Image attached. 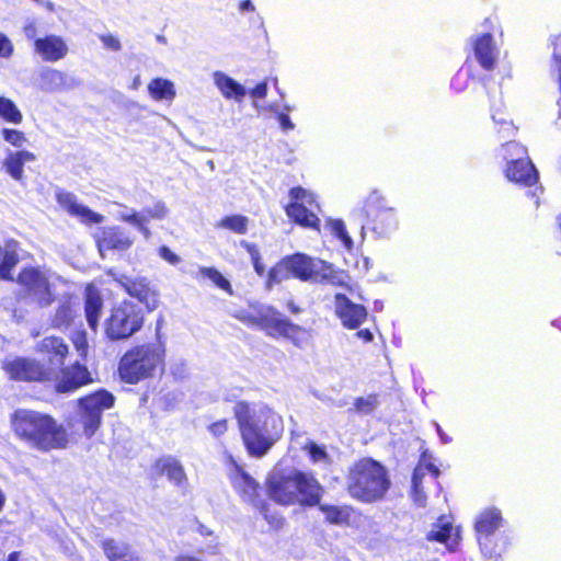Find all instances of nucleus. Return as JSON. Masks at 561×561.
<instances>
[{
    "instance_id": "nucleus-1",
    "label": "nucleus",
    "mask_w": 561,
    "mask_h": 561,
    "mask_svg": "<svg viewBox=\"0 0 561 561\" xmlns=\"http://www.w3.org/2000/svg\"><path fill=\"white\" fill-rule=\"evenodd\" d=\"M10 424L18 439L41 453L66 449L71 442L66 426L50 413L19 409L11 414Z\"/></svg>"
},
{
    "instance_id": "nucleus-2",
    "label": "nucleus",
    "mask_w": 561,
    "mask_h": 561,
    "mask_svg": "<svg viewBox=\"0 0 561 561\" xmlns=\"http://www.w3.org/2000/svg\"><path fill=\"white\" fill-rule=\"evenodd\" d=\"M233 318L250 329L263 331L272 339L289 341L298 348H304L311 337L310 329L293 322L273 305L250 301L236 310Z\"/></svg>"
},
{
    "instance_id": "nucleus-3",
    "label": "nucleus",
    "mask_w": 561,
    "mask_h": 561,
    "mask_svg": "<svg viewBox=\"0 0 561 561\" xmlns=\"http://www.w3.org/2000/svg\"><path fill=\"white\" fill-rule=\"evenodd\" d=\"M167 365V345L159 335L154 342L138 343L119 357L116 374L122 383L136 386L162 375Z\"/></svg>"
},
{
    "instance_id": "nucleus-4",
    "label": "nucleus",
    "mask_w": 561,
    "mask_h": 561,
    "mask_svg": "<svg viewBox=\"0 0 561 561\" xmlns=\"http://www.w3.org/2000/svg\"><path fill=\"white\" fill-rule=\"evenodd\" d=\"M265 489L267 496L282 506H317L324 493L323 486L311 472L298 469L273 473L266 479Z\"/></svg>"
},
{
    "instance_id": "nucleus-5",
    "label": "nucleus",
    "mask_w": 561,
    "mask_h": 561,
    "mask_svg": "<svg viewBox=\"0 0 561 561\" xmlns=\"http://www.w3.org/2000/svg\"><path fill=\"white\" fill-rule=\"evenodd\" d=\"M391 488L387 468L378 460L363 457L356 460L346 473L348 495L362 503L382 501Z\"/></svg>"
},
{
    "instance_id": "nucleus-6",
    "label": "nucleus",
    "mask_w": 561,
    "mask_h": 561,
    "mask_svg": "<svg viewBox=\"0 0 561 561\" xmlns=\"http://www.w3.org/2000/svg\"><path fill=\"white\" fill-rule=\"evenodd\" d=\"M233 416L247 453L255 458L266 455L275 439L268 433L263 414H257L250 402L238 401L233 407Z\"/></svg>"
},
{
    "instance_id": "nucleus-7",
    "label": "nucleus",
    "mask_w": 561,
    "mask_h": 561,
    "mask_svg": "<svg viewBox=\"0 0 561 561\" xmlns=\"http://www.w3.org/2000/svg\"><path fill=\"white\" fill-rule=\"evenodd\" d=\"M290 277L301 282H312L321 285L344 287V272L332 263L312 257L306 253L296 252L284 256Z\"/></svg>"
},
{
    "instance_id": "nucleus-8",
    "label": "nucleus",
    "mask_w": 561,
    "mask_h": 561,
    "mask_svg": "<svg viewBox=\"0 0 561 561\" xmlns=\"http://www.w3.org/2000/svg\"><path fill=\"white\" fill-rule=\"evenodd\" d=\"M145 324V312L135 302L123 299L112 306L104 320V336L110 342L127 341L137 334Z\"/></svg>"
},
{
    "instance_id": "nucleus-9",
    "label": "nucleus",
    "mask_w": 561,
    "mask_h": 561,
    "mask_svg": "<svg viewBox=\"0 0 561 561\" xmlns=\"http://www.w3.org/2000/svg\"><path fill=\"white\" fill-rule=\"evenodd\" d=\"M354 216L364 228L370 229L378 237H385L398 227L396 209L387 204L378 190H373L364 198L362 206L354 210Z\"/></svg>"
},
{
    "instance_id": "nucleus-10",
    "label": "nucleus",
    "mask_w": 561,
    "mask_h": 561,
    "mask_svg": "<svg viewBox=\"0 0 561 561\" xmlns=\"http://www.w3.org/2000/svg\"><path fill=\"white\" fill-rule=\"evenodd\" d=\"M19 285V301L33 302L39 308H47L56 301L54 286L49 275L39 266L22 267L15 278Z\"/></svg>"
},
{
    "instance_id": "nucleus-11",
    "label": "nucleus",
    "mask_w": 561,
    "mask_h": 561,
    "mask_svg": "<svg viewBox=\"0 0 561 561\" xmlns=\"http://www.w3.org/2000/svg\"><path fill=\"white\" fill-rule=\"evenodd\" d=\"M227 461L231 466L229 480L237 493L244 501L253 505L264 516L272 528H282L285 519L279 515L270 513V504L266 501L261 500L260 483L256 482L231 455L227 457Z\"/></svg>"
},
{
    "instance_id": "nucleus-12",
    "label": "nucleus",
    "mask_w": 561,
    "mask_h": 561,
    "mask_svg": "<svg viewBox=\"0 0 561 561\" xmlns=\"http://www.w3.org/2000/svg\"><path fill=\"white\" fill-rule=\"evenodd\" d=\"M115 404V397L106 389H98L77 399L78 423L81 435L91 438L102 425L103 412Z\"/></svg>"
},
{
    "instance_id": "nucleus-13",
    "label": "nucleus",
    "mask_w": 561,
    "mask_h": 561,
    "mask_svg": "<svg viewBox=\"0 0 561 561\" xmlns=\"http://www.w3.org/2000/svg\"><path fill=\"white\" fill-rule=\"evenodd\" d=\"M503 159L507 161L504 176L512 183L523 187H531L539 181L535 164L527 157L526 147L516 141H507L502 146Z\"/></svg>"
},
{
    "instance_id": "nucleus-14",
    "label": "nucleus",
    "mask_w": 561,
    "mask_h": 561,
    "mask_svg": "<svg viewBox=\"0 0 561 561\" xmlns=\"http://www.w3.org/2000/svg\"><path fill=\"white\" fill-rule=\"evenodd\" d=\"M1 368L12 381L16 382H47L53 379V369L36 358L15 356L5 358Z\"/></svg>"
},
{
    "instance_id": "nucleus-15",
    "label": "nucleus",
    "mask_w": 561,
    "mask_h": 561,
    "mask_svg": "<svg viewBox=\"0 0 561 561\" xmlns=\"http://www.w3.org/2000/svg\"><path fill=\"white\" fill-rule=\"evenodd\" d=\"M94 382L93 375L89 367L76 360L67 366L59 367L55 378L54 390L56 393H72Z\"/></svg>"
},
{
    "instance_id": "nucleus-16",
    "label": "nucleus",
    "mask_w": 561,
    "mask_h": 561,
    "mask_svg": "<svg viewBox=\"0 0 561 561\" xmlns=\"http://www.w3.org/2000/svg\"><path fill=\"white\" fill-rule=\"evenodd\" d=\"M118 284L128 296L145 305L147 311L150 312L158 307L159 291L147 277L124 276L118 280Z\"/></svg>"
},
{
    "instance_id": "nucleus-17",
    "label": "nucleus",
    "mask_w": 561,
    "mask_h": 561,
    "mask_svg": "<svg viewBox=\"0 0 561 561\" xmlns=\"http://www.w3.org/2000/svg\"><path fill=\"white\" fill-rule=\"evenodd\" d=\"M334 313L342 325L348 330H357L368 318L365 306L353 302L342 293L334 295Z\"/></svg>"
},
{
    "instance_id": "nucleus-18",
    "label": "nucleus",
    "mask_w": 561,
    "mask_h": 561,
    "mask_svg": "<svg viewBox=\"0 0 561 561\" xmlns=\"http://www.w3.org/2000/svg\"><path fill=\"white\" fill-rule=\"evenodd\" d=\"M35 351L46 362V367L53 369V376L55 368L62 366L70 353L67 342L58 335L43 337L37 342Z\"/></svg>"
},
{
    "instance_id": "nucleus-19",
    "label": "nucleus",
    "mask_w": 561,
    "mask_h": 561,
    "mask_svg": "<svg viewBox=\"0 0 561 561\" xmlns=\"http://www.w3.org/2000/svg\"><path fill=\"white\" fill-rule=\"evenodd\" d=\"M56 201L64 210H66L70 216L77 217L84 225H99L104 219L103 215L78 203L77 196L70 192H57Z\"/></svg>"
},
{
    "instance_id": "nucleus-20",
    "label": "nucleus",
    "mask_w": 561,
    "mask_h": 561,
    "mask_svg": "<svg viewBox=\"0 0 561 561\" xmlns=\"http://www.w3.org/2000/svg\"><path fill=\"white\" fill-rule=\"evenodd\" d=\"M134 243L130 233L119 226L105 227L96 238L100 251H126Z\"/></svg>"
},
{
    "instance_id": "nucleus-21",
    "label": "nucleus",
    "mask_w": 561,
    "mask_h": 561,
    "mask_svg": "<svg viewBox=\"0 0 561 561\" xmlns=\"http://www.w3.org/2000/svg\"><path fill=\"white\" fill-rule=\"evenodd\" d=\"M104 309V299L101 291L93 285L88 284L83 291V311L88 327L96 332Z\"/></svg>"
},
{
    "instance_id": "nucleus-22",
    "label": "nucleus",
    "mask_w": 561,
    "mask_h": 561,
    "mask_svg": "<svg viewBox=\"0 0 561 561\" xmlns=\"http://www.w3.org/2000/svg\"><path fill=\"white\" fill-rule=\"evenodd\" d=\"M472 49L477 61L484 70L492 71L495 68L497 51L493 43V36L490 33H483L474 37Z\"/></svg>"
},
{
    "instance_id": "nucleus-23",
    "label": "nucleus",
    "mask_w": 561,
    "mask_h": 561,
    "mask_svg": "<svg viewBox=\"0 0 561 561\" xmlns=\"http://www.w3.org/2000/svg\"><path fill=\"white\" fill-rule=\"evenodd\" d=\"M34 49L45 61H58L68 54L66 42L54 34L34 39Z\"/></svg>"
},
{
    "instance_id": "nucleus-24",
    "label": "nucleus",
    "mask_w": 561,
    "mask_h": 561,
    "mask_svg": "<svg viewBox=\"0 0 561 561\" xmlns=\"http://www.w3.org/2000/svg\"><path fill=\"white\" fill-rule=\"evenodd\" d=\"M426 540L443 543L453 550L459 543L460 530L454 527L446 516L440 515L433 525V529L426 534Z\"/></svg>"
},
{
    "instance_id": "nucleus-25",
    "label": "nucleus",
    "mask_w": 561,
    "mask_h": 561,
    "mask_svg": "<svg viewBox=\"0 0 561 561\" xmlns=\"http://www.w3.org/2000/svg\"><path fill=\"white\" fill-rule=\"evenodd\" d=\"M78 318V304L72 297H67L59 302L49 317V327L58 331L69 330Z\"/></svg>"
},
{
    "instance_id": "nucleus-26",
    "label": "nucleus",
    "mask_w": 561,
    "mask_h": 561,
    "mask_svg": "<svg viewBox=\"0 0 561 561\" xmlns=\"http://www.w3.org/2000/svg\"><path fill=\"white\" fill-rule=\"evenodd\" d=\"M151 474L153 478L167 476L178 486H182L187 480L183 466L172 457L156 459L151 466Z\"/></svg>"
},
{
    "instance_id": "nucleus-27",
    "label": "nucleus",
    "mask_w": 561,
    "mask_h": 561,
    "mask_svg": "<svg viewBox=\"0 0 561 561\" xmlns=\"http://www.w3.org/2000/svg\"><path fill=\"white\" fill-rule=\"evenodd\" d=\"M477 540L482 554L494 561L501 559L511 546L510 537L504 534L478 537Z\"/></svg>"
},
{
    "instance_id": "nucleus-28",
    "label": "nucleus",
    "mask_w": 561,
    "mask_h": 561,
    "mask_svg": "<svg viewBox=\"0 0 561 561\" xmlns=\"http://www.w3.org/2000/svg\"><path fill=\"white\" fill-rule=\"evenodd\" d=\"M284 209L287 217L294 224L320 232V218L306 206H304L302 203H288Z\"/></svg>"
},
{
    "instance_id": "nucleus-29",
    "label": "nucleus",
    "mask_w": 561,
    "mask_h": 561,
    "mask_svg": "<svg viewBox=\"0 0 561 561\" xmlns=\"http://www.w3.org/2000/svg\"><path fill=\"white\" fill-rule=\"evenodd\" d=\"M504 519L500 510L490 507L482 511L476 518L474 530L476 536L483 537L488 535H495L496 531L503 526Z\"/></svg>"
},
{
    "instance_id": "nucleus-30",
    "label": "nucleus",
    "mask_w": 561,
    "mask_h": 561,
    "mask_svg": "<svg viewBox=\"0 0 561 561\" xmlns=\"http://www.w3.org/2000/svg\"><path fill=\"white\" fill-rule=\"evenodd\" d=\"M108 561H142L128 545H119L114 538H106L100 543Z\"/></svg>"
},
{
    "instance_id": "nucleus-31",
    "label": "nucleus",
    "mask_w": 561,
    "mask_h": 561,
    "mask_svg": "<svg viewBox=\"0 0 561 561\" xmlns=\"http://www.w3.org/2000/svg\"><path fill=\"white\" fill-rule=\"evenodd\" d=\"M108 561H142L128 545H119L114 538H106L100 543Z\"/></svg>"
},
{
    "instance_id": "nucleus-32",
    "label": "nucleus",
    "mask_w": 561,
    "mask_h": 561,
    "mask_svg": "<svg viewBox=\"0 0 561 561\" xmlns=\"http://www.w3.org/2000/svg\"><path fill=\"white\" fill-rule=\"evenodd\" d=\"M320 512L324 515V520L330 525H345L351 524V517L354 513L352 505H332L322 504L318 505Z\"/></svg>"
},
{
    "instance_id": "nucleus-33",
    "label": "nucleus",
    "mask_w": 561,
    "mask_h": 561,
    "mask_svg": "<svg viewBox=\"0 0 561 561\" xmlns=\"http://www.w3.org/2000/svg\"><path fill=\"white\" fill-rule=\"evenodd\" d=\"M215 83L226 99L241 101L247 94L242 84L222 72L215 73Z\"/></svg>"
},
{
    "instance_id": "nucleus-34",
    "label": "nucleus",
    "mask_w": 561,
    "mask_h": 561,
    "mask_svg": "<svg viewBox=\"0 0 561 561\" xmlns=\"http://www.w3.org/2000/svg\"><path fill=\"white\" fill-rule=\"evenodd\" d=\"M35 159L34 153L21 150L15 153L9 154L4 160V167L7 172L14 179L21 180L23 176V167L25 162L33 161Z\"/></svg>"
},
{
    "instance_id": "nucleus-35",
    "label": "nucleus",
    "mask_w": 561,
    "mask_h": 561,
    "mask_svg": "<svg viewBox=\"0 0 561 561\" xmlns=\"http://www.w3.org/2000/svg\"><path fill=\"white\" fill-rule=\"evenodd\" d=\"M264 289L272 290L275 286L279 285L283 280L290 278L287 266L284 263V257L276 262L268 271L265 270L264 275Z\"/></svg>"
},
{
    "instance_id": "nucleus-36",
    "label": "nucleus",
    "mask_w": 561,
    "mask_h": 561,
    "mask_svg": "<svg viewBox=\"0 0 561 561\" xmlns=\"http://www.w3.org/2000/svg\"><path fill=\"white\" fill-rule=\"evenodd\" d=\"M149 93L157 101L172 100L175 96L173 83L163 78H154L148 85Z\"/></svg>"
},
{
    "instance_id": "nucleus-37",
    "label": "nucleus",
    "mask_w": 561,
    "mask_h": 561,
    "mask_svg": "<svg viewBox=\"0 0 561 561\" xmlns=\"http://www.w3.org/2000/svg\"><path fill=\"white\" fill-rule=\"evenodd\" d=\"M425 477V472L422 466L419 463L412 473V483H411V497L413 502L417 506H425L426 504V494L423 490V479Z\"/></svg>"
},
{
    "instance_id": "nucleus-38",
    "label": "nucleus",
    "mask_w": 561,
    "mask_h": 561,
    "mask_svg": "<svg viewBox=\"0 0 561 561\" xmlns=\"http://www.w3.org/2000/svg\"><path fill=\"white\" fill-rule=\"evenodd\" d=\"M217 228L227 229L237 234H245L249 229V218L243 215H229L217 222Z\"/></svg>"
},
{
    "instance_id": "nucleus-39",
    "label": "nucleus",
    "mask_w": 561,
    "mask_h": 561,
    "mask_svg": "<svg viewBox=\"0 0 561 561\" xmlns=\"http://www.w3.org/2000/svg\"><path fill=\"white\" fill-rule=\"evenodd\" d=\"M198 276L209 279L216 287L231 295L233 293L230 282L215 267L202 266Z\"/></svg>"
},
{
    "instance_id": "nucleus-40",
    "label": "nucleus",
    "mask_w": 561,
    "mask_h": 561,
    "mask_svg": "<svg viewBox=\"0 0 561 561\" xmlns=\"http://www.w3.org/2000/svg\"><path fill=\"white\" fill-rule=\"evenodd\" d=\"M0 117L12 124H20L23 121V115L15 103L5 98L0 96Z\"/></svg>"
},
{
    "instance_id": "nucleus-41",
    "label": "nucleus",
    "mask_w": 561,
    "mask_h": 561,
    "mask_svg": "<svg viewBox=\"0 0 561 561\" xmlns=\"http://www.w3.org/2000/svg\"><path fill=\"white\" fill-rule=\"evenodd\" d=\"M240 245L248 252L253 265V270L257 276L263 277L265 275V265L260 252L257 244L242 240Z\"/></svg>"
},
{
    "instance_id": "nucleus-42",
    "label": "nucleus",
    "mask_w": 561,
    "mask_h": 561,
    "mask_svg": "<svg viewBox=\"0 0 561 561\" xmlns=\"http://www.w3.org/2000/svg\"><path fill=\"white\" fill-rule=\"evenodd\" d=\"M69 340L72 343L79 357L85 360L88 358L90 348L87 331L82 328L76 329L70 334Z\"/></svg>"
},
{
    "instance_id": "nucleus-43",
    "label": "nucleus",
    "mask_w": 561,
    "mask_h": 561,
    "mask_svg": "<svg viewBox=\"0 0 561 561\" xmlns=\"http://www.w3.org/2000/svg\"><path fill=\"white\" fill-rule=\"evenodd\" d=\"M302 450H305L308 454L310 461L313 463L321 462V461L331 463V457L328 454V451L325 450V448L323 446L318 445L317 443H314L312 440L307 442L304 445Z\"/></svg>"
},
{
    "instance_id": "nucleus-44",
    "label": "nucleus",
    "mask_w": 561,
    "mask_h": 561,
    "mask_svg": "<svg viewBox=\"0 0 561 561\" xmlns=\"http://www.w3.org/2000/svg\"><path fill=\"white\" fill-rule=\"evenodd\" d=\"M378 404V396L373 393L367 397H358L354 400V409L358 413H371Z\"/></svg>"
},
{
    "instance_id": "nucleus-45",
    "label": "nucleus",
    "mask_w": 561,
    "mask_h": 561,
    "mask_svg": "<svg viewBox=\"0 0 561 561\" xmlns=\"http://www.w3.org/2000/svg\"><path fill=\"white\" fill-rule=\"evenodd\" d=\"M124 220L134 225L135 227L138 228V230L146 237V238H149L150 237V230L148 229L147 227V218L145 217L144 213L141 214H138V213H133V214H129V215H126L124 217Z\"/></svg>"
},
{
    "instance_id": "nucleus-46",
    "label": "nucleus",
    "mask_w": 561,
    "mask_h": 561,
    "mask_svg": "<svg viewBox=\"0 0 561 561\" xmlns=\"http://www.w3.org/2000/svg\"><path fill=\"white\" fill-rule=\"evenodd\" d=\"M1 135L5 141L14 147H21L26 141L24 133L18 129L4 128Z\"/></svg>"
},
{
    "instance_id": "nucleus-47",
    "label": "nucleus",
    "mask_w": 561,
    "mask_h": 561,
    "mask_svg": "<svg viewBox=\"0 0 561 561\" xmlns=\"http://www.w3.org/2000/svg\"><path fill=\"white\" fill-rule=\"evenodd\" d=\"M209 434L216 438H221L229 431V421L227 419H220L207 426Z\"/></svg>"
},
{
    "instance_id": "nucleus-48",
    "label": "nucleus",
    "mask_w": 561,
    "mask_h": 561,
    "mask_svg": "<svg viewBox=\"0 0 561 561\" xmlns=\"http://www.w3.org/2000/svg\"><path fill=\"white\" fill-rule=\"evenodd\" d=\"M330 229L332 233L342 240L344 243H351L352 240L347 234L344 222L341 219H333L329 221Z\"/></svg>"
},
{
    "instance_id": "nucleus-49",
    "label": "nucleus",
    "mask_w": 561,
    "mask_h": 561,
    "mask_svg": "<svg viewBox=\"0 0 561 561\" xmlns=\"http://www.w3.org/2000/svg\"><path fill=\"white\" fill-rule=\"evenodd\" d=\"M147 222L151 219H162L167 214V208L162 202H157L153 207H146L142 210Z\"/></svg>"
},
{
    "instance_id": "nucleus-50",
    "label": "nucleus",
    "mask_w": 561,
    "mask_h": 561,
    "mask_svg": "<svg viewBox=\"0 0 561 561\" xmlns=\"http://www.w3.org/2000/svg\"><path fill=\"white\" fill-rule=\"evenodd\" d=\"M100 39L102 41L104 47L110 50L118 51L122 49V44L119 39L112 34L101 35Z\"/></svg>"
},
{
    "instance_id": "nucleus-51",
    "label": "nucleus",
    "mask_w": 561,
    "mask_h": 561,
    "mask_svg": "<svg viewBox=\"0 0 561 561\" xmlns=\"http://www.w3.org/2000/svg\"><path fill=\"white\" fill-rule=\"evenodd\" d=\"M289 203H301L302 201L311 197V195L301 186H295L289 190Z\"/></svg>"
},
{
    "instance_id": "nucleus-52",
    "label": "nucleus",
    "mask_w": 561,
    "mask_h": 561,
    "mask_svg": "<svg viewBox=\"0 0 561 561\" xmlns=\"http://www.w3.org/2000/svg\"><path fill=\"white\" fill-rule=\"evenodd\" d=\"M13 53L11 41L0 33V57H10Z\"/></svg>"
},
{
    "instance_id": "nucleus-53",
    "label": "nucleus",
    "mask_w": 561,
    "mask_h": 561,
    "mask_svg": "<svg viewBox=\"0 0 561 561\" xmlns=\"http://www.w3.org/2000/svg\"><path fill=\"white\" fill-rule=\"evenodd\" d=\"M250 95L255 99H264L267 94L266 81L259 82L254 88L249 91Z\"/></svg>"
},
{
    "instance_id": "nucleus-54",
    "label": "nucleus",
    "mask_w": 561,
    "mask_h": 561,
    "mask_svg": "<svg viewBox=\"0 0 561 561\" xmlns=\"http://www.w3.org/2000/svg\"><path fill=\"white\" fill-rule=\"evenodd\" d=\"M159 254L162 259L168 261L171 264H176L180 262L179 255H176L174 252H172L168 247L162 245L159 249Z\"/></svg>"
},
{
    "instance_id": "nucleus-55",
    "label": "nucleus",
    "mask_w": 561,
    "mask_h": 561,
    "mask_svg": "<svg viewBox=\"0 0 561 561\" xmlns=\"http://www.w3.org/2000/svg\"><path fill=\"white\" fill-rule=\"evenodd\" d=\"M493 121L500 125L499 133L501 129H504L507 131V136L514 135L516 133V127L513 126L511 122H506L504 119H496L495 115H493Z\"/></svg>"
},
{
    "instance_id": "nucleus-56",
    "label": "nucleus",
    "mask_w": 561,
    "mask_h": 561,
    "mask_svg": "<svg viewBox=\"0 0 561 561\" xmlns=\"http://www.w3.org/2000/svg\"><path fill=\"white\" fill-rule=\"evenodd\" d=\"M277 121L284 130H290L294 128V124L290 121V117L286 113H278Z\"/></svg>"
},
{
    "instance_id": "nucleus-57",
    "label": "nucleus",
    "mask_w": 561,
    "mask_h": 561,
    "mask_svg": "<svg viewBox=\"0 0 561 561\" xmlns=\"http://www.w3.org/2000/svg\"><path fill=\"white\" fill-rule=\"evenodd\" d=\"M285 307L288 310V312L295 316L300 314L302 312L301 306L294 298L287 299Z\"/></svg>"
},
{
    "instance_id": "nucleus-58",
    "label": "nucleus",
    "mask_w": 561,
    "mask_h": 561,
    "mask_svg": "<svg viewBox=\"0 0 561 561\" xmlns=\"http://www.w3.org/2000/svg\"><path fill=\"white\" fill-rule=\"evenodd\" d=\"M356 336L364 341L365 343H369L374 340V334L369 329H362L356 332Z\"/></svg>"
},
{
    "instance_id": "nucleus-59",
    "label": "nucleus",
    "mask_w": 561,
    "mask_h": 561,
    "mask_svg": "<svg viewBox=\"0 0 561 561\" xmlns=\"http://www.w3.org/2000/svg\"><path fill=\"white\" fill-rule=\"evenodd\" d=\"M24 34L28 39H32L34 42L37 28L35 23L31 22L24 26Z\"/></svg>"
},
{
    "instance_id": "nucleus-60",
    "label": "nucleus",
    "mask_w": 561,
    "mask_h": 561,
    "mask_svg": "<svg viewBox=\"0 0 561 561\" xmlns=\"http://www.w3.org/2000/svg\"><path fill=\"white\" fill-rule=\"evenodd\" d=\"M42 78L49 79V80H56V79L60 80L62 78V75L58 70H47L42 75Z\"/></svg>"
},
{
    "instance_id": "nucleus-61",
    "label": "nucleus",
    "mask_w": 561,
    "mask_h": 561,
    "mask_svg": "<svg viewBox=\"0 0 561 561\" xmlns=\"http://www.w3.org/2000/svg\"><path fill=\"white\" fill-rule=\"evenodd\" d=\"M421 466H422L424 472L425 471L431 472L434 478H437L440 473L439 469L432 462H427L424 466L423 465H421Z\"/></svg>"
},
{
    "instance_id": "nucleus-62",
    "label": "nucleus",
    "mask_w": 561,
    "mask_h": 561,
    "mask_svg": "<svg viewBox=\"0 0 561 561\" xmlns=\"http://www.w3.org/2000/svg\"><path fill=\"white\" fill-rule=\"evenodd\" d=\"M239 7L241 11H254V5L251 0H242Z\"/></svg>"
},
{
    "instance_id": "nucleus-63",
    "label": "nucleus",
    "mask_w": 561,
    "mask_h": 561,
    "mask_svg": "<svg viewBox=\"0 0 561 561\" xmlns=\"http://www.w3.org/2000/svg\"><path fill=\"white\" fill-rule=\"evenodd\" d=\"M197 531L199 533V535H202L203 537H208V536H211L213 535V531L206 527L205 525L203 524H198L197 526Z\"/></svg>"
},
{
    "instance_id": "nucleus-64",
    "label": "nucleus",
    "mask_w": 561,
    "mask_h": 561,
    "mask_svg": "<svg viewBox=\"0 0 561 561\" xmlns=\"http://www.w3.org/2000/svg\"><path fill=\"white\" fill-rule=\"evenodd\" d=\"M174 561H202L196 557L188 556V554H180L178 556Z\"/></svg>"
}]
</instances>
